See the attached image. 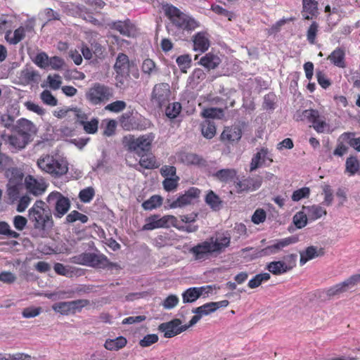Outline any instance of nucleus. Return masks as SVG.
<instances>
[{"mask_svg":"<svg viewBox=\"0 0 360 360\" xmlns=\"http://www.w3.org/2000/svg\"><path fill=\"white\" fill-rule=\"evenodd\" d=\"M28 220L34 230L44 237L54 225L53 213L49 207L41 200H37L28 210Z\"/></svg>","mask_w":360,"mask_h":360,"instance_id":"f257e3e1","label":"nucleus"},{"mask_svg":"<svg viewBox=\"0 0 360 360\" xmlns=\"http://www.w3.org/2000/svg\"><path fill=\"white\" fill-rule=\"evenodd\" d=\"M38 167L44 172L55 178L60 177L68 172V163L60 155L46 154L37 160Z\"/></svg>","mask_w":360,"mask_h":360,"instance_id":"f03ea898","label":"nucleus"},{"mask_svg":"<svg viewBox=\"0 0 360 360\" xmlns=\"http://www.w3.org/2000/svg\"><path fill=\"white\" fill-rule=\"evenodd\" d=\"M165 16L170 20L172 25L182 31H191L197 28L198 22L193 18L181 11L178 8L166 4L162 6Z\"/></svg>","mask_w":360,"mask_h":360,"instance_id":"7ed1b4c3","label":"nucleus"},{"mask_svg":"<svg viewBox=\"0 0 360 360\" xmlns=\"http://www.w3.org/2000/svg\"><path fill=\"white\" fill-rule=\"evenodd\" d=\"M155 135L148 133L135 138L134 135L124 136L122 139L124 147L130 152L135 153L139 156H146L150 151Z\"/></svg>","mask_w":360,"mask_h":360,"instance_id":"20e7f679","label":"nucleus"},{"mask_svg":"<svg viewBox=\"0 0 360 360\" xmlns=\"http://www.w3.org/2000/svg\"><path fill=\"white\" fill-rule=\"evenodd\" d=\"M114 96L113 89L100 82L94 83L85 94L86 101L92 105L102 106Z\"/></svg>","mask_w":360,"mask_h":360,"instance_id":"39448f33","label":"nucleus"},{"mask_svg":"<svg viewBox=\"0 0 360 360\" xmlns=\"http://www.w3.org/2000/svg\"><path fill=\"white\" fill-rule=\"evenodd\" d=\"M72 263L91 266L96 269L115 266L116 264L110 262L108 257L103 254L94 252H83L70 258Z\"/></svg>","mask_w":360,"mask_h":360,"instance_id":"423d86ee","label":"nucleus"},{"mask_svg":"<svg viewBox=\"0 0 360 360\" xmlns=\"http://www.w3.org/2000/svg\"><path fill=\"white\" fill-rule=\"evenodd\" d=\"M46 202L53 207V215L56 219L64 217L71 207L70 199L57 191H52L48 195Z\"/></svg>","mask_w":360,"mask_h":360,"instance_id":"0eeeda50","label":"nucleus"},{"mask_svg":"<svg viewBox=\"0 0 360 360\" xmlns=\"http://www.w3.org/2000/svg\"><path fill=\"white\" fill-rule=\"evenodd\" d=\"M302 117L312 124L314 129L317 133H324L327 129H329V124L326 122L324 117L321 116L317 110H304L302 112Z\"/></svg>","mask_w":360,"mask_h":360,"instance_id":"6e6552de","label":"nucleus"},{"mask_svg":"<svg viewBox=\"0 0 360 360\" xmlns=\"http://www.w3.org/2000/svg\"><path fill=\"white\" fill-rule=\"evenodd\" d=\"M299 238L296 236H291L285 238L276 240V242L265 248L261 249L257 253V256L262 257L279 252L283 248L291 244L298 242Z\"/></svg>","mask_w":360,"mask_h":360,"instance_id":"1a4fd4ad","label":"nucleus"},{"mask_svg":"<svg viewBox=\"0 0 360 360\" xmlns=\"http://www.w3.org/2000/svg\"><path fill=\"white\" fill-rule=\"evenodd\" d=\"M146 224L143 226V231H151L160 228H169L172 221H176V218L172 215H165L160 217L158 214H153L146 219Z\"/></svg>","mask_w":360,"mask_h":360,"instance_id":"9d476101","label":"nucleus"},{"mask_svg":"<svg viewBox=\"0 0 360 360\" xmlns=\"http://www.w3.org/2000/svg\"><path fill=\"white\" fill-rule=\"evenodd\" d=\"M170 96V87L167 83H159L154 86L151 94V101L161 108L167 103Z\"/></svg>","mask_w":360,"mask_h":360,"instance_id":"9b49d317","label":"nucleus"},{"mask_svg":"<svg viewBox=\"0 0 360 360\" xmlns=\"http://www.w3.org/2000/svg\"><path fill=\"white\" fill-rule=\"evenodd\" d=\"M262 180V177L259 175L253 177H243L240 180L234 181V186L238 193L254 191L260 188Z\"/></svg>","mask_w":360,"mask_h":360,"instance_id":"f8f14e48","label":"nucleus"},{"mask_svg":"<svg viewBox=\"0 0 360 360\" xmlns=\"http://www.w3.org/2000/svg\"><path fill=\"white\" fill-rule=\"evenodd\" d=\"M12 174H15V178H10L8 184L7 195L8 198L14 202L20 198V192L22 188V181L23 174L15 168H13Z\"/></svg>","mask_w":360,"mask_h":360,"instance_id":"ddd939ff","label":"nucleus"},{"mask_svg":"<svg viewBox=\"0 0 360 360\" xmlns=\"http://www.w3.org/2000/svg\"><path fill=\"white\" fill-rule=\"evenodd\" d=\"M25 186L28 193L39 196L46 191L48 184L43 178H35L32 175H27L25 178Z\"/></svg>","mask_w":360,"mask_h":360,"instance_id":"4468645a","label":"nucleus"},{"mask_svg":"<svg viewBox=\"0 0 360 360\" xmlns=\"http://www.w3.org/2000/svg\"><path fill=\"white\" fill-rule=\"evenodd\" d=\"M188 326H181V321L175 319L169 322L162 323L159 325L158 330L164 333V337L167 338L174 337L185 331Z\"/></svg>","mask_w":360,"mask_h":360,"instance_id":"2eb2a0df","label":"nucleus"},{"mask_svg":"<svg viewBox=\"0 0 360 360\" xmlns=\"http://www.w3.org/2000/svg\"><path fill=\"white\" fill-rule=\"evenodd\" d=\"M213 254H220L230 245L231 236L228 233H217L215 237L207 240Z\"/></svg>","mask_w":360,"mask_h":360,"instance_id":"dca6fc26","label":"nucleus"},{"mask_svg":"<svg viewBox=\"0 0 360 360\" xmlns=\"http://www.w3.org/2000/svg\"><path fill=\"white\" fill-rule=\"evenodd\" d=\"M15 131L18 135L30 142L32 136L37 133V130L33 122L27 119L21 118L18 120L15 126Z\"/></svg>","mask_w":360,"mask_h":360,"instance_id":"f3484780","label":"nucleus"},{"mask_svg":"<svg viewBox=\"0 0 360 360\" xmlns=\"http://www.w3.org/2000/svg\"><path fill=\"white\" fill-rule=\"evenodd\" d=\"M200 193V189L195 187L190 188L184 194L180 195L170 204L172 208L182 207L190 205L197 199Z\"/></svg>","mask_w":360,"mask_h":360,"instance_id":"a211bd4d","label":"nucleus"},{"mask_svg":"<svg viewBox=\"0 0 360 360\" xmlns=\"http://www.w3.org/2000/svg\"><path fill=\"white\" fill-rule=\"evenodd\" d=\"M2 141L8 146L11 151L20 150L25 148L28 144V141L22 136L15 134H7L3 133L1 134Z\"/></svg>","mask_w":360,"mask_h":360,"instance_id":"6ab92c4d","label":"nucleus"},{"mask_svg":"<svg viewBox=\"0 0 360 360\" xmlns=\"http://www.w3.org/2000/svg\"><path fill=\"white\" fill-rule=\"evenodd\" d=\"M111 30L117 31L121 35L131 37L135 34V26L131 23L129 19L124 21L117 20L108 24Z\"/></svg>","mask_w":360,"mask_h":360,"instance_id":"aec40b11","label":"nucleus"},{"mask_svg":"<svg viewBox=\"0 0 360 360\" xmlns=\"http://www.w3.org/2000/svg\"><path fill=\"white\" fill-rule=\"evenodd\" d=\"M318 1L316 0H302V15L304 20H311L319 14Z\"/></svg>","mask_w":360,"mask_h":360,"instance_id":"412c9836","label":"nucleus"},{"mask_svg":"<svg viewBox=\"0 0 360 360\" xmlns=\"http://www.w3.org/2000/svg\"><path fill=\"white\" fill-rule=\"evenodd\" d=\"M193 50L205 53L210 46V40L205 32H199L193 37Z\"/></svg>","mask_w":360,"mask_h":360,"instance_id":"4be33fe9","label":"nucleus"},{"mask_svg":"<svg viewBox=\"0 0 360 360\" xmlns=\"http://www.w3.org/2000/svg\"><path fill=\"white\" fill-rule=\"evenodd\" d=\"M190 252L193 255L195 259H205L207 255H212L210 245L208 240H205L191 248Z\"/></svg>","mask_w":360,"mask_h":360,"instance_id":"5701e85b","label":"nucleus"},{"mask_svg":"<svg viewBox=\"0 0 360 360\" xmlns=\"http://www.w3.org/2000/svg\"><path fill=\"white\" fill-rule=\"evenodd\" d=\"M327 59L338 68H345L347 67L345 51L342 47H337L334 49L330 54L328 55Z\"/></svg>","mask_w":360,"mask_h":360,"instance_id":"b1692460","label":"nucleus"},{"mask_svg":"<svg viewBox=\"0 0 360 360\" xmlns=\"http://www.w3.org/2000/svg\"><path fill=\"white\" fill-rule=\"evenodd\" d=\"M325 252L323 248H318L315 246H309L306 248L303 252H300V265H304L308 261L313 259L317 257L324 255Z\"/></svg>","mask_w":360,"mask_h":360,"instance_id":"393cba45","label":"nucleus"},{"mask_svg":"<svg viewBox=\"0 0 360 360\" xmlns=\"http://www.w3.org/2000/svg\"><path fill=\"white\" fill-rule=\"evenodd\" d=\"M221 62V58L217 54L210 52L203 56L198 63L210 71L217 68Z\"/></svg>","mask_w":360,"mask_h":360,"instance_id":"a878e982","label":"nucleus"},{"mask_svg":"<svg viewBox=\"0 0 360 360\" xmlns=\"http://www.w3.org/2000/svg\"><path fill=\"white\" fill-rule=\"evenodd\" d=\"M242 130L238 126L226 127L221 134V139L224 141H235L240 139Z\"/></svg>","mask_w":360,"mask_h":360,"instance_id":"bb28decb","label":"nucleus"},{"mask_svg":"<svg viewBox=\"0 0 360 360\" xmlns=\"http://www.w3.org/2000/svg\"><path fill=\"white\" fill-rule=\"evenodd\" d=\"M237 173L235 169H221L214 173L212 176L221 183L227 184L236 179Z\"/></svg>","mask_w":360,"mask_h":360,"instance_id":"cd10ccee","label":"nucleus"},{"mask_svg":"<svg viewBox=\"0 0 360 360\" xmlns=\"http://www.w3.org/2000/svg\"><path fill=\"white\" fill-rule=\"evenodd\" d=\"M353 286H354V283L352 281L351 277H349L343 282L338 283L327 289L326 295L328 297L335 296L347 291L349 288Z\"/></svg>","mask_w":360,"mask_h":360,"instance_id":"c85d7f7f","label":"nucleus"},{"mask_svg":"<svg viewBox=\"0 0 360 360\" xmlns=\"http://www.w3.org/2000/svg\"><path fill=\"white\" fill-rule=\"evenodd\" d=\"M129 61L128 56L124 53H119L114 66L117 74L120 75H127L129 72Z\"/></svg>","mask_w":360,"mask_h":360,"instance_id":"c756f323","label":"nucleus"},{"mask_svg":"<svg viewBox=\"0 0 360 360\" xmlns=\"http://www.w3.org/2000/svg\"><path fill=\"white\" fill-rule=\"evenodd\" d=\"M302 210L307 212L309 220L310 221L317 220L327 214L326 210L319 205L303 206Z\"/></svg>","mask_w":360,"mask_h":360,"instance_id":"7c9ffc66","label":"nucleus"},{"mask_svg":"<svg viewBox=\"0 0 360 360\" xmlns=\"http://www.w3.org/2000/svg\"><path fill=\"white\" fill-rule=\"evenodd\" d=\"M53 269L57 274L68 278L80 275L79 272L81 271V269L78 268L71 266H65L61 263H56L53 266Z\"/></svg>","mask_w":360,"mask_h":360,"instance_id":"2f4dec72","label":"nucleus"},{"mask_svg":"<svg viewBox=\"0 0 360 360\" xmlns=\"http://www.w3.org/2000/svg\"><path fill=\"white\" fill-rule=\"evenodd\" d=\"M127 344V340L124 336H119L115 339H107L104 347L110 351H118L124 348Z\"/></svg>","mask_w":360,"mask_h":360,"instance_id":"473e14b6","label":"nucleus"},{"mask_svg":"<svg viewBox=\"0 0 360 360\" xmlns=\"http://www.w3.org/2000/svg\"><path fill=\"white\" fill-rule=\"evenodd\" d=\"M25 37V29L20 26L12 34L11 31L6 32L5 38L11 44H17Z\"/></svg>","mask_w":360,"mask_h":360,"instance_id":"72a5a7b5","label":"nucleus"},{"mask_svg":"<svg viewBox=\"0 0 360 360\" xmlns=\"http://www.w3.org/2000/svg\"><path fill=\"white\" fill-rule=\"evenodd\" d=\"M291 268L283 261L271 262L268 264L267 269L274 275H280L287 272Z\"/></svg>","mask_w":360,"mask_h":360,"instance_id":"f704fd0d","label":"nucleus"},{"mask_svg":"<svg viewBox=\"0 0 360 360\" xmlns=\"http://www.w3.org/2000/svg\"><path fill=\"white\" fill-rule=\"evenodd\" d=\"M202 293L201 288H190L182 294L183 302L184 303L193 302L201 296Z\"/></svg>","mask_w":360,"mask_h":360,"instance_id":"c9c22d12","label":"nucleus"},{"mask_svg":"<svg viewBox=\"0 0 360 360\" xmlns=\"http://www.w3.org/2000/svg\"><path fill=\"white\" fill-rule=\"evenodd\" d=\"M201 132L204 137L210 139L216 134V126L214 122L205 120L201 123Z\"/></svg>","mask_w":360,"mask_h":360,"instance_id":"e433bc0d","label":"nucleus"},{"mask_svg":"<svg viewBox=\"0 0 360 360\" xmlns=\"http://www.w3.org/2000/svg\"><path fill=\"white\" fill-rule=\"evenodd\" d=\"M139 165L148 169L158 168L160 164L157 161L155 157L153 155L148 156H140Z\"/></svg>","mask_w":360,"mask_h":360,"instance_id":"4c0bfd02","label":"nucleus"},{"mask_svg":"<svg viewBox=\"0 0 360 360\" xmlns=\"http://www.w3.org/2000/svg\"><path fill=\"white\" fill-rule=\"evenodd\" d=\"M268 154L269 150L265 148H262L259 152H257L251 160L250 171L252 172L262 166L263 164L262 157H266Z\"/></svg>","mask_w":360,"mask_h":360,"instance_id":"58836bf2","label":"nucleus"},{"mask_svg":"<svg viewBox=\"0 0 360 360\" xmlns=\"http://www.w3.org/2000/svg\"><path fill=\"white\" fill-rule=\"evenodd\" d=\"M354 136V133L345 132L340 136V139L347 143L357 151H360V137L355 138Z\"/></svg>","mask_w":360,"mask_h":360,"instance_id":"ea45409f","label":"nucleus"},{"mask_svg":"<svg viewBox=\"0 0 360 360\" xmlns=\"http://www.w3.org/2000/svg\"><path fill=\"white\" fill-rule=\"evenodd\" d=\"M205 202L214 210H219L221 205L220 198L212 191H210L205 196Z\"/></svg>","mask_w":360,"mask_h":360,"instance_id":"a19ab883","label":"nucleus"},{"mask_svg":"<svg viewBox=\"0 0 360 360\" xmlns=\"http://www.w3.org/2000/svg\"><path fill=\"white\" fill-rule=\"evenodd\" d=\"M359 167L360 164L356 157L350 156L347 158L345 162V169L346 172H348L350 176H353L356 173L359 172Z\"/></svg>","mask_w":360,"mask_h":360,"instance_id":"79ce46f5","label":"nucleus"},{"mask_svg":"<svg viewBox=\"0 0 360 360\" xmlns=\"http://www.w3.org/2000/svg\"><path fill=\"white\" fill-rule=\"evenodd\" d=\"M162 204V198L160 195H154L142 203V207L145 210H152L160 207Z\"/></svg>","mask_w":360,"mask_h":360,"instance_id":"37998d69","label":"nucleus"},{"mask_svg":"<svg viewBox=\"0 0 360 360\" xmlns=\"http://www.w3.org/2000/svg\"><path fill=\"white\" fill-rule=\"evenodd\" d=\"M219 309V304L214 302L206 303L200 307L195 308L193 312L200 315H208Z\"/></svg>","mask_w":360,"mask_h":360,"instance_id":"c03bdc74","label":"nucleus"},{"mask_svg":"<svg viewBox=\"0 0 360 360\" xmlns=\"http://www.w3.org/2000/svg\"><path fill=\"white\" fill-rule=\"evenodd\" d=\"M89 217L77 210H73L68 214H67L65 217V223L72 224L77 221H79L83 224H85L88 221Z\"/></svg>","mask_w":360,"mask_h":360,"instance_id":"a18cd8bd","label":"nucleus"},{"mask_svg":"<svg viewBox=\"0 0 360 360\" xmlns=\"http://www.w3.org/2000/svg\"><path fill=\"white\" fill-rule=\"evenodd\" d=\"M52 309L62 315L72 314L70 301L55 303L52 306Z\"/></svg>","mask_w":360,"mask_h":360,"instance_id":"49530a36","label":"nucleus"},{"mask_svg":"<svg viewBox=\"0 0 360 360\" xmlns=\"http://www.w3.org/2000/svg\"><path fill=\"white\" fill-rule=\"evenodd\" d=\"M270 278V274L268 273L257 274L254 278L249 281L248 285L250 288H255L259 286L263 281H269Z\"/></svg>","mask_w":360,"mask_h":360,"instance_id":"de8ad7c7","label":"nucleus"},{"mask_svg":"<svg viewBox=\"0 0 360 360\" xmlns=\"http://www.w3.org/2000/svg\"><path fill=\"white\" fill-rule=\"evenodd\" d=\"M309 219L307 212L303 210L297 212L293 217V223L297 229L304 228Z\"/></svg>","mask_w":360,"mask_h":360,"instance_id":"09e8293b","label":"nucleus"},{"mask_svg":"<svg viewBox=\"0 0 360 360\" xmlns=\"http://www.w3.org/2000/svg\"><path fill=\"white\" fill-rule=\"evenodd\" d=\"M176 62L182 72L186 73V69L191 66V58L188 54L181 55L177 57Z\"/></svg>","mask_w":360,"mask_h":360,"instance_id":"8fccbe9b","label":"nucleus"},{"mask_svg":"<svg viewBox=\"0 0 360 360\" xmlns=\"http://www.w3.org/2000/svg\"><path fill=\"white\" fill-rule=\"evenodd\" d=\"M318 32L319 24L314 21L311 22L307 31V39L309 44H314L316 43Z\"/></svg>","mask_w":360,"mask_h":360,"instance_id":"3c124183","label":"nucleus"},{"mask_svg":"<svg viewBox=\"0 0 360 360\" xmlns=\"http://www.w3.org/2000/svg\"><path fill=\"white\" fill-rule=\"evenodd\" d=\"M181 111V105L179 102L169 104L165 110L166 115L169 118H176Z\"/></svg>","mask_w":360,"mask_h":360,"instance_id":"603ef678","label":"nucleus"},{"mask_svg":"<svg viewBox=\"0 0 360 360\" xmlns=\"http://www.w3.org/2000/svg\"><path fill=\"white\" fill-rule=\"evenodd\" d=\"M127 107V103L124 101H116L112 102L105 107V110L112 112H120L124 110Z\"/></svg>","mask_w":360,"mask_h":360,"instance_id":"864d4df0","label":"nucleus"},{"mask_svg":"<svg viewBox=\"0 0 360 360\" xmlns=\"http://www.w3.org/2000/svg\"><path fill=\"white\" fill-rule=\"evenodd\" d=\"M40 98L44 104L50 106H56L58 104V100L53 96L49 90H44L41 93Z\"/></svg>","mask_w":360,"mask_h":360,"instance_id":"5fc2aeb1","label":"nucleus"},{"mask_svg":"<svg viewBox=\"0 0 360 360\" xmlns=\"http://www.w3.org/2000/svg\"><path fill=\"white\" fill-rule=\"evenodd\" d=\"M84 131L90 134H96L98 128V120L93 118L90 121H86L82 125Z\"/></svg>","mask_w":360,"mask_h":360,"instance_id":"6e6d98bb","label":"nucleus"},{"mask_svg":"<svg viewBox=\"0 0 360 360\" xmlns=\"http://www.w3.org/2000/svg\"><path fill=\"white\" fill-rule=\"evenodd\" d=\"M95 191L92 187H87L79 193V198L82 202H89L94 197Z\"/></svg>","mask_w":360,"mask_h":360,"instance_id":"4d7b16f0","label":"nucleus"},{"mask_svg":"<svg viewBox=\"0 0 360 360\" xmlns=\"http://www.w3.org/2000/svg\"><path fill=\"white\" fill-rule=\"evenodd\" d=\"M89 300L85 299L70 301L72 314L80 312L82 309L89 304Z\"/></svg>","mask_w":360,"mask_h":360,"instance_id":"13d9d810","label":"nucleus"},{"mask_svg":"<svg viewBox=\"0 0 360 360\" xmlns=\"http://www.w3.org/2000/svg\"><path fill=\"white\" fill-rule=\"evenodd\" d=\"M0 234L10 238H18L20 234L10 229L9 224L6 221H0Z\"/></svg>","mask_w":360,"mask_h":360,"instance_id":"bf43d9fd","label":"nucleus"},{"mask_svg":"<svg viewBox=\"0 0 360 360\" xmlns=\"http://www.w3.org/2000/svg\"><path fill=\"white\" fill-rule=\"evenodd\" d=\"M179 177L175 176V177L165 178L162 181V185L165 191H172L176 189L179 184Z\"/></svg>","mask_w":360,"mask_h":360,"instance_id":"052dcab7","label":"nucleus"},{"mask_svg":"<svg viewBox=\"0 0 360 360\" xmlns=\"http://www.w3.org/2000/svg\"><path fill=\"white\" fill-rule=\"evenodd\" d=\"M222 115L223 110L220 108H210L202 112V116L205 118H220Z\"/></svg>","mask_w":360,"mask_h":360,"instance_id":"680f3d73","label":"nucleus"},{"mask_svg":"<svg viewBox=\"0 0 360 360\" xmlns=\"http://www.w3.org/2000/svg\"><path fill=\"white\" fill-rule=\"evenodd\" d=\"M310 194V189L308 187H303L297 189L292 193L291 196L294 202H297L302 198H308Z\"/></svg>","mask_w":360,"mask_h":360,"instance_id":"e2e57ef3","label":"nucleus"},{"mask_svg":"<svg viewBox=\"0 0 360 360\" xmlns=\"http://www.w3.org/2000/svg\"><path fill=\"white\" fill-rule=\"evenodd\" d=\"M13 161L8 155L0 153V171L9 170L13 167Z\"/></svg>","mask_w":360,"mask_h":360,"instance_id":"0e129e2a","label":"nucleus"},{"mask_svg":"<svg viewBox=\"0 0 360 360\" xmlns=\"http://www.w3.org/2000/svg\"><path fill=\"white\" fill-rule=\"evenodd\" d=\"M72 112L74 113V118L75 119V122L78 123L79 125L82 126L86 121L88 120V115L80 108H73Z\"/></svg>","mask_w":360,"mask_h":360,"instance_id":"69168bd1","label":"nucleus"},{"mask_svg":"<svg viewBox=\"0 0 360 360\" xmlns=\"http://www.w3.org/2000/svg\"><path fill=\"white\" fill-rule=\"evenodd\" d=\"M158 340L159 338L156 334L146 335V336L143 337V339H141L139 341V345L141 347H148L156 343L158 341Z\"/></svg>","mask_w":360,"mask_h":360,"instance_id":"338daca9","label":"nucleus"},{"mask_svg":"<svg viewBox=\"0 0 360 360\" xmlns=\"http://www.w3.org/2000/svg\"><path fill=\"white\" fill-rule=\"evenodd\" d=\"M49 59L48 55L44 52H41L36 56L34 63L41 68H45L49 66Z\"/></svg>","mask_w":360,"mask_h":360,"instance_id":"774afa93","label":"nucleus"}]
</instances>
